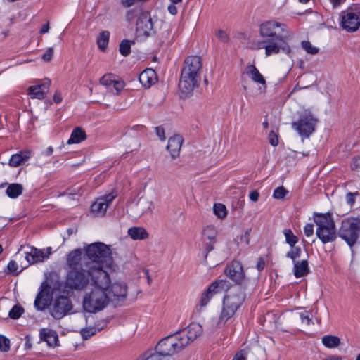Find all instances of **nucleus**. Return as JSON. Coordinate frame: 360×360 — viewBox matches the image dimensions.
<instances>
[{"mask_svg":"<svg viewBox=\"0 0 360 360\" xmlns=\"http://www.w3.org/2000/svg\"><path fill=\"white\" fill-rule=\"evenodd\" d=\"M64 269L65 276L63 286V291L68 294L86 291L96 280L104 281V274L107 272L91 262H86L80 248L68 252Z\"/></svg>","mask_w":360,"mask_h":360,"instance_id":"obj_1","label":"nucleus"},{"mask_svg":"<svg viewBox=\"0 0 360 360\" xmlns=\"http://www.w3.org/2000/svg\"><path fill=\"white\" fill-rule=\"evenodd\" d=\"M228 291L223 299L222 309L217 322V327L221 328L226 326L232 319L238 309L245 302L246 295L240 285L231 287V284L226 280H218L213 282L202 294L200 304L206 306L212 297L217 293Z\"/></svg>","mask_w":360,"mask_h":360,"instance_id":"obj_2","label":"nucleus"},{"mask_svg":"<svg viewBox=\"0 0 360 360\" xmlns=\"http://www.w3.org/2000/svg\"><path fill=\"white\" fill-rule=\"evenodd\" d=\"M285 25L275 20H268L261 24L259 27L260 35L265 38L259 42V49H264L265 54L269 56L278 54L281 51L289 55L291 52L290 46L286 42V36L276 34V28L281 27L284 30Z\"/></svg>","mask_w":360,"mask_h":360,"instance_id":"obj_3","label":"nucleus"},{"mask_svg":"<svg viewBox=\"0 0 360 360\" xmlns=\"http://www.w3.org/2000/svg\"><path fill=\"white\" fill-rule=\"evenodd\" d=\"M202 63L201 58L197 56H188L181 70L179 88L184 96L191 95L198 87L201 81Z\"/></svg>","mask_w":360,"mask_h":360,"instance_id":"obj_4","label":"nucleus"},{"mask_svg":"<svg viewBox=\"0 0 360 360\" xmlns=\"http://www.w3.org/2000/svg\"><path fill=\"white\" fill-rule=\"evenodd\" d=\"M104 281L96 280L91 285L92 289L86 292L83 297L84 309L89 313H96L103 309L110 302L108 287H110V278L109 274H104Z\"/></svg>","mask_w":360,"mask_h":360,"instance_id":"obj_5","label":"nucleus"},{"mask_svg":"<svg viewBox=\"0 0 360 360\" xmlns=\"http://www.w3.org/2000/svg\"><path fill=\"white\" fill-rule=\"evenodd\" d=\"M84 250L86 262H91L102 271H106L105 267L111 268L113 259L111 250L107 245L97 242L88 245Z\"/></svg>","mask_w":360,"mask_h":360,"instance_id":"obj_6","label":"nucleus"},{"mask_svg":"<svg viewBox=\"0 0 360 360\" xmlns=\"http://www.w3.org/2000/svg\"><path fill=\"white\" fill-rule=\"evenodd\" d=\"M314 222L317 226L316 234L323 244L332 243L336 240L337 230L331 213H315Z\"/></svg>","mask_w":360,"mask_h":360,"instance_id":"obj_7","label":"nucleus"},{"mask_svg":"<svg viewBox=\"0 0 360 360\" xmlns=\"http://www.w3.org/2000/svg\"><path fill=\"white\" fill-rule=\"evenodd\" d=\"M126 20L131 22L137 18L136 22V33L139 37H148L153 31V23L150 13L143 11L141 7H136L126 13Z\"/></svg>","mask_w":360,"mask_h":360,"instance_id":"obj_8","label":"nucleus"},{"mask_svg":"<svg viewBox=\"0 0 360 360\" xmlns=\"http://www.w3.org/2000/svg\"><path fill=\"white\" fill-rule=\"evenodd\" d=\"M360 219L359 218H347L342 220L338 234L350 247L353 246L359 235Z\"/></svg>","mask_w":360,"mask_h":360,"instance_id":"obj_9","label":"nucleus"},{"mask_svg":"<svg viewBox=\"0 0 360 360\" xmlns=\"http://www.w3.org/2000/svg\"><path fill=\"white\" fill-rule=\"evenodd\" d=\"M185 348L177 333L162 339L156 345L155 354H159L160 358L171 356Z\"/></svg>","mask_w":360,"mask_h":360,"instance_id":"obj_10","label":"nucleus"},{"mask_svg":"<svg viewBox=\"0 0 360 360\" xmlns=\"http://www.w3.org/2000/svg\"><path fill=\"white\" fill-rule=\"evenodd\" d=\"M318 120L312 115L311 111L305 110L302 112L299 120L292 123V127L303 138H309L314 131Z\"/></svg>","mask_w":360,"mask_h":360,"instance_id":"obj_11","label":"nucleus"},{"mask_svg":"<svg viewBox=\"0 0 360 360\" xmlns=\"http://www.w3.org/2000/svg\"><path fill=\"white\" fill-rule=\"evenodd\" d=\"M340 25L343 30L354 32L360 28V6L354 5L342 11Z\"/></svg>","mask_w":360,"mask_h":360,"instance_id":"obj_12","label":"nucleus"},{"mask_svg":"<svg viewBox=\"0 0 360 360\" xmlns=\"http://www.w3.org/2000/svg\"><path fill=\"white\" fill-rule=\"evenodd\" d=\"M72 309L71 300L67 296L60 295L53 301L51 308V314L56 319H60Z\"/></svg>","mask_w":360,"mask_h":360,"instance_id":"obj_13","label":"nucleus"},{"mask_svg":"<svg viewBox=\"0 0 360 360\" xmlns=\"http://www.w3.org/2000/svg\"><path fill=\"white\" fill-rule=\"evenodd\" d=\"M176 333L186 347L190 342L194 341L202 334V328L200 324L192 323L187 328L180 330Z\"/></svg>","mask_w":360,"mask_h":360,"instance_id":"obj_14","label":"nucleus"},{"mask_svg":"<svg viewBox=\"0 0 360 360\" xmlns=\"http://www.w3.org/2000/svg\"><path fill=\"white\" fill-rule=\"evenodd\" d=\"M116 196L117 193L115 192H111L108 195L98 198L91 205V211L99 215H103Z\"/></svg>","mask_w":360,"mask_h":360,"instance_id":"obj_15","label":"nucleus"},{"mask_svg":"<svg viewBox=\"0 0 360 360\" xmlns=\"http://www.w3.org/2000/svg\"><path fill=\"white\" fill-rule=\"evenodd\" d=\"M226 275L234 282L240 284L245 279L243 268L240 262H232L225 269Z\"/></svg>","mask_w":360,"mask_h":360,"instance_id":"obj_16","label":"nucleus"},{"mask_svg":"<svg viewBox=\"0 0 360 360\" xmlns=\"http://www.w3.org/2000/svg\"><path fill=\"white\" fill-rule=\"evenodd\" d=\"M107 292L110 298V301H120L126 298L127 287L123 283L115 282L110 285V288L108 287Z\"/></svg>","mask_w":360,"mask_h":360,"instance_id":"obj_17","label":"nucleus"},{"mask_svg":"<svg viewBox=\"0 0 360 360\" xmlns=\"http://www.w3.org/2000/svg\"><path fill=\"white\" fill-rule=\"evenodd\" d=\"M183 141V138L180 135H175L169 139L167 149L172 158H176L179 155Z\"/></svg>","mask_w":360,"mask_h":360,"instance_id":"obj_18","label":"nucleus"},{"mask_svg":"<svg viewBox=\"0 0 360 360\" xmlns=\"http://www.w3.org/2000/svg\"><path fill=\"white\" fill-rule=\"evenodd\" d=\"M41 341L47 343L49 347H55L58 343V335L56 331L49 328H41L39 331Z\"/></svg>","mask_w":360,"mask_h":360,"instance_id":"obj_19","label":"nucleus"},{"mask_svg":"<svg viewBox=\"0 0 360 360\" xmlns=\"http://www.w3.org/2000/svg\"><path fill=\"white\" fill-rule=\"evenodd\" d=\"M50 81L48 80L41 84L32 86L28 88V94L32 98L43 99L49 91Z\"/></svg>","mask_w":360,"mask_h":360,"instance_id":"obj_20","label":"nucleus"},{"mask_svg":"<svg viewBox=\"0 0 360 360\" xmlns=\"http://www.w3.org/2000/svg\"><path fill=\"white\" fill-rule=\"evenodd\" d=\"M49 290L46 288L41 290L37 295L34 300V307L39 311L45 309L49 304Z\"/></svg>","mask_w":360,"mask_h":360,"instance_id":"obj_21","label":"nucleus"},{"mask_svg":"<svg viewBox=\"0 0 360 360\" xmlns=\"http://www.w3.org/2000/svg\"><path fill=\"white\" fill-rule=\"evenodd\" d=\"M139 79L144 87L149 88L157 80L156 72L151 68H147L139 75Z\"/></svg>","mask_w":360,"mask_h":360,"instance_id":"obj_22","label":"nucleus"},{"mask_svg":"<svg viewBox=\"0 0 360 360\" xmlns=\"http://www.w3.org/2000/svg\"><path fill=\"white\" fill-rule=\"evenodd\" d=\"M32 156L30 150H22L18 153L14 154L11 156L9 160V165L16 167L22 165L27 161Z\"/></svg>","mask_w":360,"mask_h":360,"instance_id":"obj_23","label":"nucleus"},{"mask_svg":"<svg viewBox=\"0 0 360 360\" xmlns=\"http://www.w3.org/2000/svg\"><path fill=\"white\" fill-rule=\"evenodd\" d=\"M245 74L255 82L260 84L266 87V80L257 68L253 65H249L245 68Z\"/></svg>","mask_w":360,"mask_h":360,"instance_id":"obj_24","label":"nucleus"},{"mask_svg":"<svg viewBox=\"0 0 360 360\" xmlns=\"http://www.w3.org/2000/svg\"><path fill=\"white\" fill-rule=\"evenodd\" d=\"M293 264V272L296 278H300L309 274V269L307 259H303L301 262L297 261Z\"/></svg>","mask_w":360,"mask_h":360,"instance_id":"obj_25","label":"nucleus"},{"mask_svg":"<svg viewBox=\"0 0 360 360\" xmlns=\"http://www.w3.org/2000/svg\"><path fill=\"white\" fill-rule=\"evenodd\" d=\"M44 252L42 250L37 248H32L30 252H27L25 259L29 264H34L38 262H41L44 259Z\"/></svg>","mask_w":360,"mask_h":360,"instance_id":"obj_26","label":"nucleus"},{"mask_svg":"<svg viewBox=\"0 0 360 360\" xmlns=\"http://www.w3.org/2000/svg\"><path fill=\"white\" fill-rule=\"evenodd\" d=\"M86 138V133L84 130H82L80 127H76L72 131L71 136L68 139L67 143L72 144V143H79L81 141L85 140Z\"/></svg>","mask_w":360,"mask_h":360,"instance_id":"obj_27","label":"nucleus"},{"mask_svg":"<svg viewBox=\"0 0 360 360\" xmlns=\"http://www.w3.org/2000/svg\"><path fill=\"white\" fill-rule=\"evenodd\" d=\"M129 236L134 240H143L148 238V233L142 227H132L128 230Z\"/></svg>","mask_w":360,"mask_h":360,"instance_id":"obj_28","label":"nucleus"},{"mask_svg":"<svg viewBox=\"0 0 360 360\" xmlns=\"http://www.w3.org/2000/svg\"><path fill=\"white\" fill-rule=\"evenodd\" d=\"M136 205L140 210L141 214L150 212L155 207L153 202L145 198H141L138 200Z\"/></svg>","mask_w":360,"mask_h":360,"instance_id":"obj_29","label":"nucleus"},{"mask_svg":"<svg viewBox=\"0 0 360 360\" xmlns=\"http://www.w3.org/2000/svg\"><path fill=\"white\" fill-rule=\"evenodd\" d=\"M23 186L20 184H9L6 191V195L11 198H16L22 193Z\"/></svg>","mask_w":360,"mask_h":360,"instance_id":"obj_30","label":"nucleus"},{"mask_svg":"<svg viewBox=\"0 0 360 360\" xmlns=\"http://www.w3.org/2000/svg\"><path fill=\"white\" fill-rule=\"evenodd\" d=\"M323 345L328 348H335L340 345V340L335 335H324L321 339Z\"/></svg>","mask_w":360,"mask_h":360,"instance_id":"obj_31","label":"nucleus"},{"mask_svg":"<svg viewBox=\"0 0 360 360\" xmlns=\"http://www.w3.org/2000/svg\"><path fill=\"white\" fill-rule=\"evenodd\" d=\"M110 38V32L108 31H103L100 33L97 39V44L100 49L104 50L108 44Z\"/></svg>","mask_w":360,"mask_h":360,"instance_id":"obj_32","label":"nucleus"},{"mask_svg":"<svg viewBox=\"0 0 360 360\" xmlns=\"http://www.w3.org/2000/svg\"><path fill=\"white\" fill-rule=\"evenodd\" d=\"M217 231L213 226H207L202 231V237L204 240H208L210 242H215Z\"/></svg>","mask_w":360,"mask_h":360,"instance_id":"obj_33","label":"nucleus"},{"mask_svg":"<svg viewBox=\"0 0 360 360\" xmlns=\"http://www.w3.org/2000/svg\"><path fill=\"white\" fill-rule=\"evenodd\" d=\"M134 44V41L124 39L120 44L119 50L124 56H127L131 53V46Z\"/></svg>","mask_w":360,"mask_h":360,"instance_id":"obj_34","label":"nucleus"},{"mask_svg":"<svg viewBox=\"0 0 360 360\" xmlns=\"http://www.w3.org/2000/svg\"><path fill=\"white\" fill-rule=\"evenodd\" d=\"M290 250L286 253V257L292 260L293 263H295L297 259L300 257L302 250L300 247L290 246Z\"/></svg>","mask_w":360,"mask_h":360,"instance_id":"obj_35","label":"nucleus"},{"mask_svg":"<svg viewBox=\"0 0 360 360\" xmlns=\"http://www.w3.org/2000/svg\"><path fill=\"white\" fill-rule=\"evenodd\" d=\"M283 234L285 238V242L289 244L290 246H295L298 242V238L294 235L290 229H284Z\"/></svg>","mask_w":360,"mask_h":360,"instance_id":"obj_36","label":"nucleus"},{"mask_svg":"<svg viewBox=\"0 0 360 360\" xmlns=\"http://www.w3.org/2000/svg\"><path fill=\"white\" fill-rule=\"evenodd\" d=\"M24 312V309L20 304H15L9 311V316L13 319H18Z\"/></svg>","mask_w":360,"mask_h":360,"instance_id":"obj_37","label":"nucleus"},{"mask_svg":"<svg viewBox=\"0 0 360 360\" xmlns=\"http://www.w3.org/2000/svg\"><path fill=\"white\" fill-rule=\"evenodd\" d=\"M302 49L311 55L316 54L319 49L317 47L314 46L310 41H303L301 43Z\"/></svg>","mask_w":360,"mask_h":360,"instance_id":"obj_38","label":"nucleus"},{"mask_svg":"<svg viewBox=\"0 0 360 360\" xmlns=\"http://www.w3.org/2000/svg\"><path fill=\"white\" fill-rule=\"evenodd\" d=\"M99 329H96V328H86L81 330V335L84 340H88L93 335H96L97 331H99Z\"/></svg>","mask_w":360,"mask_h":360,"instance_id":"obj_39","label":"nucleus"},{"mask_svg":"<svg viewBox=\"0 0 360 360\" xmlns=\"http://www.w3.org/2000/svg\"><path fill=\"white\" fill-rule=\"evenodd\" d=\"M214 35L222 43H227L229 40V36L225 30L221 29L216 30Z\"/></svg>","mask_w":360,"mask_h":360,"instance_id":"obj_40","label":"nucleus"},{"mask_svg":"<svg viewBox=\"0 0 360 360\" xmlns=\"http://www.w3.org/2000/svg\"><path fill=\"white\" fill-rule=\"evenodd\" d=\"M214 212L219 218H224L226 215V207L222 204H215L214 205Z\"/></svg>","mask_w":360,"mask_h":360,"instance_id":"obj_41","label":"nucleus"},{"mask_svg":"<svg viewBox=\"0 0 360 360\" xmlns=\"http://www.w3.org/2000/svg\"><path fill=\"white\" fill-rule=\"evenodd\" d=\"M288 193V191L283 186H279L276 188L273 193V197L275 199H283L286 194Z\"/></svg>","mask_w":360,"mask_h":360,"instance_id":"obj_42","label":"nucleus"},{"mask_svg":"<svg viewBox=\"0 0 360 360\" xmlns=\"http://www.w3.org/2000/svg\"><path fill=\"white\" fill-rule=\"evenodd\" d=\"M114 79H113V75H111V74H108V75H103L101 79H100V83L103 85V86H111L113 82H114Z\"/></svg>","mask_w":360,"mask_h":360,"instance_id":"obj_43","label":"nucleus"},{"mask_svg":"<svg viewBox=\"0 0 360 360\" xmlns=\"http://www.w3.org/2000/svg\"><path fill=\"white\" fill-rule=\"evenodd\" d=\"M10 349V341L3 335H0V349L3 352H7Z\"/></svg>","mask_w":360,"mask_h":360,"instance_id":"obj_44","label":"nucleus"},{"mask_svg":"<svg viewBox=\"0 0 360 360\" xmlns=\"http://www.w3.org/2000/svg\"><path fill=\"white\" fill-rule=\"evenodd\" d=\"M309 311H304L300 313V317L302 322L306 325H310L311 323H313L309 316Z\"/></svg>","mask_w":360,"mask_h":360,"instance_id":"obj_45","label":"nucleus"},{"mask_svg":"<svg viewBox=\"0 0 360 360\" xmlns=\"http://www.w3.org/2000/svg\"><path fill=\"white\" fill-rule=\"evenodd\" d=\"M7 269L10 274H18V265L14 260H11L9 262L7 266Z\"/></svg>","mask_w":360,"mask_h":360,"instance_id":"obj_46","label":"nucleus"},{"mask_svg":"<svg viewBox=\"0 0 360 360\" xmlns=\"http://www.w3.org/2000/svg\"><path fill=\"white\" fill-rule=\"evenodd\" d=\"M53 55V49L50 47L48 48L46 52L42 55L41 58L45 62H49Z\"/></svg>","mask_w":360,"mask_h":360,"instance_id":"obj_47","label":"nucleus"},{"mask_svg":"<svg viewBox=\"0 0 360 360\" xmlns=\"http://www.w3.org/2000/svg\"><path fill=\"white\" fill-rule=\"evenodd\" d=\"M112 86H113L114 89L116 91V93L117 94H119L122 89L124 88V82L121 81V80H114Z\"/></svg>","mask_w":360,"mask_h":360,"instance_id":"obj_48","label":"nucleus"},{"mask_svg":"<svg viewBox=\"0 0 360 360\" xmlns=\"http://www.w3.org/2000/svg\"><path fill=\"white\" fill-rule=\"evenodd\" d=\"M304 233L307 237L311 236L314 234V225L307 224L304 227Z\"/></svg>","mask_w":360,"mask_h":360,"instance_id":"obj_49","label":"nucleus"},{"mask_svg":"<svg viewBox=\"0 0 360 360\" xmlns=\"http://www.w3.org/2000/svg\"><path fill=\"white\" fill-rule=\"evenodd\" d=\"M269 143L273 146H276L278 143V139L277 135L274 132L271 131L269 135Z\"/></svg>","mask_w":360,"mask_h":360,"instance_id":"obj_50","label":"nucleus"},{"mask_svg":"<svg viewBox=\"0 0 360 360\" xmlns=\"http://www.w3.org/2000/svg\"><path fill=\"white\" fill-rule=\"evenodd\" d=\"M351 168L354 170H360V158H353L351 162Z\"/></svg>","mask_w":360,"mask_h":360,"instance_id":"obj_51","label":"nucleus"},{"mask_svg":"<svg viewBox=\"0 0 360 360\" xmlns=\"http://www.w3.org/2000/svg\"><path fill=\"white\" fill-rule=\"evenodd\" d=\"M157 136L162 140L164 141L165 139V133L163 127H157L155 128Z\"/></svg>","mask_w":360,"mask_h":360,"instance_id":"obj_52","label":"nucleus"},{"mask_svg":"<svg viewBox=\"0 0 360 360\" xmlns=\"http://www.w3.org/2000/svg\"><path fill=\"white\" fill-rule=\"evenodd\" d=\"M257 269L259 271H262L265 267V262L262 257H259L257 263Z\"/></svg>","mask_w":360,"mask_h":360,"instance_id":"obj_53","label":"nucleus"},{"mask_svg":"<svg viewBox=\"0 0 360 360\" xmlns=\"http://www.w3.org/2000/svg\"><path fill=\"white\" fill-rule=\"evenodd\" d=\"M259 194L257 191H252L250 193L249 197L253 202H257L259 199Z\"/></svg>","mask_w":360,"mask_h":360,"instance_id":"obj_54","label":"nucleus"},{"mask_svg":"<svg viewBox=\"0 0 360 360\" xmlns=\"http://www.w3.org/2000/svg\"><path fill=\"white\" fill-rule=\"evenodd\" d=\"M143 360H162V359L160 358V355L159 354L153 353L144 358Z\"/></svg>","mask_w":360,"mask_h":360,"instance_id":"obj_55","label":"nucleus"},{"mask_svg":"<svg viewBox=\"0 0 360 360\" xmlns=\"http://www.w3.org/2000/svg\"><path fill=\"white\" fill-rule=\"evenodd\" d=\"M355 195H356V193H355ZM347 201L351 205H353L354 203V201H355V200H354V194L352 193H348L347 194Z\"/></svg>","mask_w":360,"mask_h":360,"instance_id":"obj_56","label":"nucleus"},{"mask_svg":"<svg viewBox=\"0 0 360 360\" xmlns=\"http://www.w3.org/2000/svg\"><path fill=\"white\" fill-rule=\"evenodd\" d=\"M175 4H171L168 6V11L172 15H176L177 13V8L174 5Z\"/></svg>","mask_w":360,"mask_h":360,"instance_id":"obj_57","label":"nucleus"},{"mask_svg":"<svg viewBox=\"0 0 360 360\" xmlns=\"http://www.w3.org/2000/svg\"><path fill=\"white\" fill-rule=\"evenodd\" d=\"M53 101L56 103H60L62 101V96L60 92L56 91L53 96Z\"/></svg>","mask_w":360,"mask_h":360,"instance_id":"obj_58","label":"nucleus"},{"mask_svg":"<svg viewBox=\"0 0 360 360\" xmlns=\"http://www.w3.org/2000/svg\"><path fill=\"white\" fill-rule=\"evenodd\" d=\"M233 359V360H246L245 356L242 352L237 353Z\"/></svg>","mask_w":360,"mask_h":360,"instance_id":"obj_59","label":"nucleus"},{"mask_svg":"<svg viewBox=\"0 0 360 360\" xmlns=\"http://www.w3.org/2000/svg\"><path fill=\"white\" fill-rule=\"evenodd\" d=\"M49 30V22H47L46 24L44 25L41 27V29L40 30V34H45L46 32H48Z\"/></svg>","mask_w":360,"mask_h":360,"instance_id":"obj_60","label":"nucleus"},{"mask_svg":"<svg viewBox=\"0 0 360 360\" xmlns=\"http://www.w3.org/2000/svg\"><path fill=\"white\" fill-rule=\"evenodd\" d=\"M214 243V242L209 241V243H206L205 249H206L207 252H209L212 251L214 249V245H213Z\"/></svg>","mask_w":360,"mask_h":360,"instance_id":"obj_61","label":"nucleus"},{"mask_svg":"<svg viewBox=\"0 0 360 360\" xmlns=\"http://www.w3.org/2000/svg\"><path fill=\"white\" fill-rule=\"evenodd\" d=\"M333 7H337L345 1V0H330Z\"/></svg>","mask_w":360,"mask_h":360,"instance_id":"obj_62","label":"nucleus"},{"mask_svg":"<svg viewBox=\"0 0 360 360\" xmlns=\"http://www.w3.org/2000/svg\"><path fill=\"white\" fill-rule=\"evenodd\" d=\"M53 151V148L52 146H49L46 148V150L44 152L45 155H51Z\"/></svg>","mask_w":360,"mask_h":360,"instance_id":"obj_63","label":"nucleus"},{"mask_svg":"<svg viewBox=\"0 0 360 360\" xmlns=\"http://www.w3.org/2000/svg\"><path fill=\"white\" fill-rule=\"evenodd\" d=\"M31 347H32V344H31L30 340L28 339V338L27 337L26 342L25 344V349H30Z\"/></svg>","mask_w":360,"mask_h":360,"instance_id":"obj_64","label":"nucleus"}]
</instances>
